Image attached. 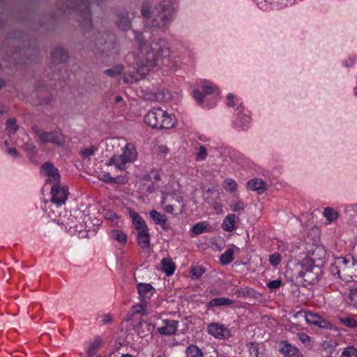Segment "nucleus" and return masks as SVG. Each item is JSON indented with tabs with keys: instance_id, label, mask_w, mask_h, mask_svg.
<instances>
[{
	"instance_id": "nucleus-1",
	"label": "nucleus",
	"mask_w": 357,
	"mask_h": 357,
	"mask_svg": "<svg viewBox=\"0 0 357 357\" xmlns=\"http://www.w3.org/2000/svg\"><path fill=\"white\" fill-rule=\"evenodd\" d=\"M135 40L139 45L140 63L136 70L127 72L122 77L125 83L137 82L142 79L149 71L162 66H172V52L167 41L163 39L153 40L146 45L144 43V36L138 32H134Z\"/></svg>"
},
{
	"instance_id": "nucleus-2",
	"label": "nucleus",
	"mask_w": 357,
	"mask_h": 357,
	"mask_svg": "<svg viewBox=\"0 0 357 357\" xmlns=\"http://www.w3.org/2000/svg\"><path fill=\"white\" fill-rule=\"evenodd\" d=\"M176 0H162L152 10L149 2H144L142 15L146 19V24L151 27L162 28L173 20L177 10Z\"/></svg>"
},
{
	"instance_id": "nucleus-3",
	"label": "nucleus",
	"mask_w": 357,
	"mask_h": 357,
	"mask_svg": "<svg viewBox=\"0 0 357 357\" xmlns=\"http://www.w3.org/2000/svg\"><path fill=\"white\" fill-rule=\"evenodd\" d=\"M330 271L342 280L351 281L357 278V260L353 257L335 258L331 264Z\"/></svg>"
},
{
	"instance_id": "nucleus-4",
	"label": "nucleus",
	"mask_w": 357,
	"mask_h": 357,
	"mask_svg": "<svg viewBox=\"0 0 357 357\" xmlns=\"http://www.w3.org/2000/svg\"><path fill=\"white\" fill-rule=\"evenodd\" d=\"M144 122L153 128L162 130L175 127L176 119L174 114L160 107H154L145 115Z\"/></svg>"
},
{
	"instance_id": "nucleus-5",
	"label": "nucleus",
	"mask_w": 357,
	"mask_h": 357,
	"mask_svg": "<svg viewBox=\"0 0 357 357\" xmlns=\"http://www.w3.org/2000/svg\"><path fill=\"white\" fill-rule=\"evenodd\" d=\"M137 153L132 144H127L122 149V153L112 156L107 163L119 170H126L137 159Z\"/></svg>"
},
{
	"instance_id": "nucleus-6",
	"label": "nucleus",
	"mask_w": 357,
	"mask_h": 357,
	"mask_svg": "<svg viewBox=\"0 0 357 357\" xmlns=\"http://www.w3.org/2000/svg\"><path fill=\"white\" fill-rule=\"evenodd\" d=\"M178 183L176 181L169 182L162 190L161 206L163 210L168 213H173L176 206L171 204L176 201L181 206H183V197L176 193Z\"/></svg>"
},
{
	"instance_id": "nucleus-7",
	"label": "nucleus",
	"mask_w": 357,
	"mask_h": 357,
	"mask_svg": "<svg viewBox=\"0 0 357 357\" xmlns=\"http://www.w3.org/2000/svg\"><path fill=\"white\" fill-rule=\"evenodd\" d=\"M34 131L42 143H51L58 146L65 144V137L59 131L46 132L36 128H34Z\"/></svg>"
},
{
	"instance_id": "nucleus-8",
	"label": "nucleus",
	"mask_w": 357,
	"mask_h": 357,
	"mask_svg": "<svg viewBox=\"0 0 357 357\" xmlns=\"http://www.w3.org/2000/svg\"><path fill=\"white\" fill-rule=\"evenodd\" d=\"M317 268L314 266V262L309 259H304L301 264V270L300 275L305 278V280L312 282L317 279V272H314Z\"/></svg>"
},
{
	"instance_id": "nucleus-9",
	"label": "nucleus",
	"mask_w": 357,
	"mask_h": 357,
	"mask_svg": "<svg viewBox=\"0 0 357 357\" xmlns=\"http://www.w3.org/2000/svg\"><path fill=\"white\" fill-rule=\"evenodd\" d=\"M206 331L209 335L217 339H227L231 335L229 328L217 322L208 324Z\"/></svg>"
},
{
	"instance_id": "nucleus-10",
	"label": "nucleus",
	"mask_w": 357,
	"mask_h": 357,
	"mask_svg": "<svg viewBox=\"0 0 357 357\" xmlns=\"http://www.w3.org/2000/svg\"><path fill=\"white\" fill-rule=\"evenodd\" d=\"M51 201L57 206L63 204L68 199V189L55 184L51 190Z\"/></svg>"
},
{
	"instance_id": "nucleus-11",
	"label": "nucleus",
	"mask_w": 357,
	"mask_h": 357,
	"mask_svg": "<svg viewBox=\"0 0 357 357\" xmlns=\"http://www.w3.org/2000/svg\"><path fill=\"white\" fill-rule=\"evenodd\" d=\"M42 172L47 177V181L57 184L60 180V175L58 169L50 162L44 163L42 167Z\"/></svg>"
},
{
	"instance_id": "nucleus-12",
	"label": "nucleus",
	"mask_w": 357,
	"mask_h": 357,
	"mask_svg": "<svg viewBox=\"0 0 357 357\" xmlns=\"http://www.w3.org/2000/svg\"><path fill=\"white\" fill-rule=\"evenodd\" d=\"M66 229L71 233H80L85 229V225L77 220V217L70 215V217L65 221L61 222Z\"/></svg>"
},
{
	"instance_id": "nucleus-13",
	"label": "nucleus",
	"mask_w": 357,
	"mask_h": 357,
	"mask_svg": "<svg viewBox=\"0 0 357 357\" xmlns=\"http://www.w3.org/2000/svg\"><path fill=\"white\" fill-rule=\"evenodd\" d=\"M305 318L307 323L310 324L325 328L330 327V324L317 314L307 312L305 314Z\"/></svg>"
},
{
	"instance_id": "nucleus-14",
	"label": "nucleus",
	"mask_w": 357,
	"mask_h": 357,
	"mask_svg": "<svg viewBox=\"0 0 357 357\" xmlns=\"http://www.w3.org/2000/svg\"><path fill=\"white\" fill-rule=\"evenodd\" d=\"M280 352L287 357H302L300 351L296 347L283 340L280 343Z\"/></svg>"
},
{
	"instance_id": "nucleus-15",
	"label": "nucleus",
	"mask_w": 357,
	"mask_h": 357,
	"mask_svg": "<svg viewBox=\"0 0 357 357\" xmlns=\"http://www.w3.org/2000/svg\"><path fill=\"white\" fill-rule=\"evenodd\" d=\"M137 291L142 300L150 299L155 292V289L149 283H139Z\"/></svg>"
},
{
	"instance_id": "nucleus-16",
	"label": "nucleus",
	"mask_w": 357,
	"mask_h": 357,
	"mask_svg": "<svg viewBox=\"0 0 357 357\" xmlns=\"http://www.w3.org/2000/svg\"><path fill=\"white\" fill-rule=\"evenodd\" d=\"M162 323L164 324V326L158 328V329L160 334L170 335L175 333L178 328V321L175 320L165 319L162 320Z\"/></svg>"
},
{
	"instance_id": "nucleus-17",
	"label": "nucleus",
	"mask_w": 357,
	"mask_h": 357,
	"mask_svg": "<svg viewBox=\"0 0 357 357\" xmlns=\"http://www.w3.org/2000/svg\"><path fill=\"white\" fill-rule=\"evenodd\" d=\"M130 218L132 219V224L137 231V232L145 231L148 229L144 220L135 211H130L129 212Z\"/></svg>"
},
{
	"instance_id": "nucleus-18",
	"label": "nucleus",
	"mask_w": 357,
	"mask_h": 357,
	"mask_svg": "<svg viewBox=\"0 0 357 357\" xmlns=\"http://www.w3.org/2000/svg\"><path fill=\"white\" fill-rule=\"evenodd\" d=\"M237 217L234 213L225 216L221 225L222 229L225 231H232L236 228Z\"/></svg>"
},
{
	"instance_id": "nucleus-19",
	"label": "nucleus",
	"mask_w": 357,
	"mask_h": 357,
	"mask_svg": "<svg viewBox=\"0 0 357 357\" xmlns=\"http://www.w3.org/2000/svg\"><path fill=\"white\" fill-rule=\"evenodd\" d=\"M149 215L155 224L160 225L165 230L169 229V226L167 223V217L165 215L161 214L155 210H151L149 212Z\"/></svg>"
},
{
	"instance_id": "nucleus-20",
	"label": "nucleus",
	"mask_w": 357,
	"mask_h": 357,
	"mask_svg": "<svg viewBox=\"0 0 357 357\" xmlns=\"http://www.w3.org/2000/svg\"><path fill=\"white\" fill-rule=\"evenodd\" d=\"M248 189L252 191H257L258 194H261L266 190V184L261 178H253L247 183Z\"/></svg>"
},
{
	"instance_id": "nucleus-21",
	"label": "nucleus",
	"mask_w": 357,
	"mask_h": 357,
	"mask_svg": "<svg viewBox=\"0 0 357 357\" xmlns=\"http://www.w3.org/2000/svg\"><path fill=\"white\" fill-rule=\"evenodd\" d=\"M250 122V119L248 112H244L242 115L238 114V117L236 120L234 121V126L237 128H240L242 130L247 129L249 126Z\"/></svg>"
},
{
	"instance_id": "nucleus-22",
	"label": "nucleus",
	"mask_w": 357,
	"mask_h": 357,
	"mask_svg": "<svg viewBox=\"0 0 357 357\" xmlns=\"http://www.w3.org/2000/svg\"><path fill=\"white\" fill-rule=\"evenodd\" d=\"M137 240L142 249L148 248L150 245L149 229L137 232Z\"/></svg>"
},
{
	"instance_id": "nucleus-23",
	"label": "nucleus",
	"mask_w": 357,
	"mask_h": 357,
	"mask_svg": "<svg viewBox=\"0 0 357 357\" xmlns=\"http://www.w3.org/2000/svg\"><path fill=\"white\" fill-rule=\"evenodd\" d=\"M4 146L6 147V152L14 158L20 157L19 152L15 147L13 145H18L17 141L14 139H5Z\"/></svg>"
},
{
	"instance_id": "nucleus-24",
	"label": "nucleus",
	"mask_w": 357,
	"mask_h": 357,
	"mask_svg": "<svg viewBox=\"0 0 357 357\" xmlns=\"http://www.w3.org/2000/svg\"><path fill=\"white\" fill-rule=\"evenodd\" d=\"M98 179L105 183H125L126 179L125 177H112L108 173H103L98 175Z\"/></svg>"
},
{
	"instance_id": "nucleus-25",
	"label": "nucleus",
	"mask_w": 357,
	"mask_h": 357,
	"mask_svg": "<svg viewBox=\"0 0 357 357\" xmlns=\"http://www.w3.org/2000/svg\"><path fill=\"white\" fill-rule=\"evenodd\" d=\"M152 326L146 321H140L135 327V331L143 337H146L150 333Z\"/></svg>"
},
{
	"instance_id": "nucleus-26",
	"label": "nucleus",
	"mask_w": 357,
	"mask_h": 357,
	"mask_svg": "<svg viewBox=\"0 0 357 357\" xmlns=\"http://www.w3.org/2000/svg\"><path fill=\"white\" fill-rule=\"evenodd\" d=\"M234 303V301L231 299L225 297L215 298L209 301L207 304V307H213L223 305H230Z\"/></svg>"
},
{
	"instance_id": "nucleus-27",
	"label": "nucleus",
	"mask_w": 357,
	"mask_h": 357,
	"mask_svg": "<svg viewBox=\"0 0 357 357\" xmlns=\"http://www.w3.org/2000/svg\"><path fill=\"white\" fill-rule=\"evenodd\" d=\"M6 131L8 135L9 136L8 139H13L12 135H14L19 130V126L16 123L15 119H8L6 121Z\"/></svg>"
},
{
	"instance_id": "nucleus-28",
	"label": "nucleus",
	"mask_w": 357,
	"mask_h": 357,
	"mask_svg": "<svg viewBox=\"0 0 357 357\" xmlns=\"http://www.w3.org/2000/svg\"><path fill=\"white\" fill-rule=\"evenodd\" d=\"M161 266L167 275H172L175 271V265L172 259L166 258L161 261Z\"/></svg>"
},
{
	"instance_id": "nucleus-29",
	"label": "nucleus",
	"mask_w": 357,
	"mask_h": 357,
	"mask_svg": "<svg viewBox=\"0 0 357 357\" xmlns=\"http://www.w3.org/2000/svg\"><path fill=\"white\" fill-rule=\"evenodd\" d=\"M116 24L120 29L125 31L130 27V22L126 13H121L118 15Z\"/></svg>"
},
{
	"instance_id": "nucleus-30",
	"label": "nucleus",
	"mask_w": 357,
	"mask_h": 357,
	"mask_svg": "<svg viewBox=\"0 0 357 357\" xmlns=\"http://www.w3.org/2000/svg\"><path fill=\"white\" fill-rule=\"evenodd\" d=\"M187 357H204L202 350L195 344H190L185 349Z\"/></svg>"
},
{
	"instance_id": "nucleus-31",
	"label": "nucleus",
	"mask_w": 357,
	"mask_h": 357,
	"mask_svg": "<svg viewBox=\"0 0 357 357\" xmlns=\"http://www.w3.org/2000/svg\"><path fill=\"white\" fill-rule=\"evenodd\" d=\"M234 250L232 248H228L220 257V261L222 265H227L234 260Z\"/></svg>"
},
{
	"instance_id": "nucleus-32",
	"label": "nucleus",
	"mask_w": 357,
	"mask_h": 357,
	"mask_svg": "<svg viewBox=\"0 0 357 357\" xmlns=\"http://www.w3.org/2000/svg\"><path fill=\"white\" fill-rule=\"evenodd\" d=\"M111 237L120 243L125 244L127 242L126 234L119 229H113L111 231Z\"/></svg>"
},
{
	"instance_id": "nucleus-33",
	"label": "nucleus",
	"mask_w": 357,
	"mask_h": 357,
	"mask_svg": "<svg viewBox=\"0 0 357 357\" xmlns=\"http://www.w3.org/2000/svg\"><path fill=\"white\" fill-rule=\"evenodd\" d=\"M208 229L209 225L206 222H199L192 227V231L195 235H199L208 231Z\"/></svg>"
},
{
	"instance_id": "nucleus-34",
	"label": "nucleus",
	"mask_w": 357,
	"mask_h": 357,
	"mask_svg": "<svg viewBox=\"0 0 357 357\" xmlns=\"http://www.w3.org/2000/svg\"><path fill=\"white\" fill-rule=\"evenodd\" d=\"M323 214L329 222L337 220L339 216L337 211L331 207L325 208Z\"/></svg>"
},
{
	"instance_id": "nucleus-35",
	"label": "nucleus",
	"mask_w": 357,
	"mask_h": 357,
	"mask_svg": "<svg viewBox=\"0 0 357 357\" xmlns=\"http://www.w3.org/2000/svg\"><path fill=\"white\" fill-rule=\"evenodd\" d=\"M230 207L232 211L239 213L244 211L245 204L241 199H236L231 202Z\"/></svg>"
},
{
	"instance_id": "nucleus-36",
	"label": "nucleus",
	"mask_w": 357,
	"mask_h": 357,
	"mask_svg": "<svg viewBox=\"0 0 357 357\" xmlns=\"http://www.w3.org/2000/svg\"><path fill=\"white\" fill-rule=\"evenodd\" d=\"M223 188L227 191L234 192L236 190L237 183L231 178H226L223 182Z\"/></svg>"
},
{
	"instance_id": "nucleus-37",
	"label": "nucleus",
	"mask_w": 357,
	"mask_h": 357,
	"mask_svg": "<svg viewBox=\"0 0 357 357\" xmlns=\"http://www.w3.org/2000/svg\"><path fill=\"white\" fill-rule=\"evenodd\" d=\"M340 357H357V349L353 346L348 347L343 350Z\"/></svg>"
},
{
	"instance_id": "nucleus-38",
	"label": "nucleus",
	"mask_w": 357,
	"mask_h": 357,
	"mask_svg": "<svg viewBox=\"0 0 357 357\" xmlns=\"http://www.w3.org/2000/svg\"><path fill=\"white\" fill-rule=\"evenodd\" d=\"M66 58V54L63 50H56L52 53V59L54 62H60Z\"/></svg>"
},
{
	"instance_id": "nucleus-39",
	"label": "nucleus",
	"mask_w": 357,
	"mask_h": 357,
	"mask_svg": "<svg viewBox=\"0 0 357 357\" xmlns=\"http://www.w3.org/2000/svg\"><path fill=\"white\" fill-rule=\"evenodd\" d=\"M340 321L345 325L346 326L349 327V328H356L357 327V321L356 319L351 318V317H341L340 319Z\"/></svg>"
},
{
	"instance_id": "nucleus-40",
	"label": "nucleus",
	"mask_w": 357,
	"mask_h": 357,
	"mask_svg": "<svg viewBox=\"0 0 357 357\" xmlns=\"http://www.w3.org/2000/svg\"><path fill=\"white\" fill-rule=\"evenodd\" d=\"M227 105L231 107H234L235 106L242 107V102L236 98L233 94L229 93L227 96Z\"/></svg>"
},
{
	"instance_id": "nucleus-41",
	"label": "nucleus",
	"mask_w": 357,
	"mask_h": 357,
	"mask_svg": "<svg viewBox=\"0 0 357 357\" xmlns=\"http://www.w3.org/2000/svg\"><path fill=\"white\" fill-rule=\"evenodd\" d=\"M123 70L122 66H116L112 68L107 69L105 71V73L109 77H116L121 73Z\"/></svg>"
},
{
	"instance_id": "nucleus-42",
	"label": "nucleus",
	"mask_w": 357,
	"mask_h": 357,
	"mask_svg": "<svg viewBox=\"0 0 357 357\" xmlns=\"http://www.w3.org/2000/svg\"><path fill=\"white\" fill-rule=\"evenodd\" d=\"M97 149L94 146H91L83 149L81 151V155L84 158H89L93 155Z\"/></svg>"
},
{
	"instance_id": "nucleus-43",
	"label": "nucleus",
	"mask_w": 357,
	"mask_h": 357,
	"mask_svg": "<svg viewBox=\"0 0 357 357\" xmlns=\"http://www.w3.org/2000/svg\"><path fill=\"white\" fill-rule=\"evenodd\" d=\"M207 157L206 148L204 146H200L198 148V151L196 153V160L198 161L204 160Z\"/></svg>"
},
{
	"instance_id": "nucleus-44",
	"label": "nucleus",
	"mask_w": 357,
	"mask_h": 357,
	"mask_svg": "<svg viewBox=\"0 0 357 357\" xmlns=\"http://www.w3.org/2000/svg\"><path fill=\"white\" fill-rule=\"evenodd\" d=\"M298 340L302 342L305 346H311L312 345V340L310 337L304 333H298L296 335Z\"/></svg>"
},
{
	"instance_id": "nucleus-45",
	"label": "nucleus",
	"mask_w": 357,
	"mask_h": 357,
	"mask_svg": "<svg viewBox=\"0 0 357 357\" xmlns=\"http://www.w3.org/2000/svg\"><path fill=\"white\" fill-rule=\"evenodd\" d=\"M100 341L99 340H96L89 348L87 351V354L89 356H93L96 351L100 348Z\"/></svg>"
},
{
	"instance_id": "nucleus-46",
	"label": "nucleus",
	"mask_w": 357,
	"mask_h": 357,
	"mask_svg": "<svg viewBox=\"0 0 357 357\" xmlns=\"http://www.w3.org/2000/svg\"><path fill=\"white\" fill-rule=\"evenodd\" d=\"M270 264L273 266H277L281 261V256L279 253L275 252L269 257Z\"/></svg>"
},
{
	"instance_id": "nucleus-47",
	"label": "nucleus",
	"mask_w": 357,
	"mask_h": 357,
	"mask_svg": "<svg viewBox=\"0 0 357 357\" xmlns=\"http://www.w3.org/2000/svg\"><path fill=\"white\" fill-rule=\"evenodd\" d=\"M202 89L203 91V93L205 95H209V94L213 93L215 92V86L209 84L208 82H206L203 84Z\"/></svg>"
},
{
	"instance_id": "nucleus-48",
	"label": "nucleus",
	"mask_w": 357,
	"mask_h": 357,
	"mask_svg": "<svg viewBox=\"0 0 357 357\" xmlns=\"http://www.w3.org/2000/svg\"><path fill=\"white\" fill-rule=\"evenodd\" d=\"M22 147L28 155H34L36 146L33 143L26 142L23 144Z\"/></svg>"
},
{
	"instance_id": "nucleus-49",
	"label": "nucleus",
	"mask_w": 357,
	"mask_h": 357,
	"mask_svg": "<svg viewBox=\"0 0 357 357\" xmlns=\"http://www.w3.org/2000/svg\"><path fill=\"white\" fill-rule=\"evenodd\" d=\"M132 310L134 313L137 314H144L146 312V303H140L139 305H135L132 307Z\"/></svg>"
},
{
	"instance_id": "nucleus-50",
	"label": "nucleus",
	"mask_w": 357,
	"mask_h": 357,
	"mask_svg": "<svg viewBox=\"0 0 357 357\" xmlns=\"http://www.w3.org/2000/svg\"><path fill=\"white\" fill-rule=\"evenodd\" d=\"M192 96L198 104H201L204 100V96L198 89H195L192 91Z\"/></svg>"
},
{
	"instance_id": "nucleus-51",
	"label": "nucleus",
	"mask_w": 357,
	"mask_h": 357,
	"mask_svg": "<svg viewBox=\"0 0 357 357\" xmlns=\"http://www.w3.org/2000/svg\"><path fill=\"white\" fill-rule=\"evenodd\" d=\"M259 8L261 10H266L269 8V3L268 0H254Z\"/></svg>"
},
{
	"instance_id": "nucleus-52",
	"label": "nucleus",
	"mask_w": 357,
	"mask_h": 357,
	"mask_svg": "<svg viewBox=\"0 0 357 357\" xmlns=\"http://www.w3.org/2000/svg\"><path fill=\"white\" fill-rule=\"evenodd\" d=\"M249 351L252 357H258L259 350L257 345L251 343L249 347Z\"/></svg>"
},
{
	"instance_id": "nucleus-53",
	"label": "nucleus",
	"mask_w": 357,
	"mask_h": 357,
	"mask_svg": "<svg viewBox=\"0 0 357 357\" xmlns=\"http://www.w3.org/2000/svg\"><path fill=\"white\" fill-rule=\"evenodd\" d=\"M280 285H281V281L279 280H272L267 284L268 287L271 289H278L280 287Z\"/></svg>"
},
{
	"instance_id": "nucleus-54",
	"label": "nucleus",
	"mask_w": 357,
	"mask_h": 357,
	"mask_svg": "<svg viewBox=\"0 0 357 357\" xmlns=\"http://www.w3.org/2000/svg\"><path fill=\"white\" fill-rule=\"evenodd\" d=\"M191 273L192 275L199 278L204 273V270L201 267H194L192 268Z\"/></svg>"
},
{
	"instance_id": "nucleus-55",
	"label": "nucleus",
	"mask_w": 357,
	"mask_h": 357,
	"mask_svg": "<svg viewBox=\"0 0 357 357\" xmlns=\"http://www.w3.org/2000/svg\"><path fill=\"white\" fill-rule=\"evenodd\" d=\"M349 298L350 300L354 302V305H357V289L351 290Z\"/></svg>"
},
{
	"instance_id": "nucleus-56",
	"label": "nucleus",
	"mask_w": 357,
	"mask_h": 357,
	"mask_svg": "<svg viewBox=\"0 0 357 357\" xmlns=\"http://www.w3.org/2000/svg\"><path fill=\"white\" fill-rule=\"evenodd\" d=\"M105 218L109 220H114L117 218V215L112 211H107L105 213Z\"/></svg>"
},
{
	"instance_id": "nucleus-57",
	"label": "nucleus",
	"mask_w": 357,
	"mask_h": 357,
	"mask_svg": "<svg viewBox=\"0 0 357 357\" xmlns=\"http://www.w3.org/2000/svg\"><path fill=\"white\" fill-rule=\"evenodd\" d=\"M114 104L119 107H123L125 105L123 99L121 96H116L114 98Z\"/></svg>"
},
{
	"instance_id": "nucleus-58",
	"label": "nucleus",
	"mask_w": 357,
	"mask_h": 357,
	"mask_svg": "<svg viewBox=\"0 0 357 357\" xmlns=\"http://www.w3.org/2000/svg\"><path fill=\"white\" fill-rule=\"evenodd\" d=\"M347 211H353L357 213V202L356 204H351L347 208Z\"/></svg>"
},
{
	"instance_id": "nucleus-59",
	"label": "nucleus",
	"mask_w": 357,
	"mask_h": 357,
	"mask_svg": "<svg viewBox=\"0 0 357 357\" xmlns=\"http://www.w3.org/2000/svg\"><path fill=\"white\" fill-rule=\"evenodd\" d=\"M104 324H108L111 322V317L109 315H105L102 321Z\"/></svg>"
},
{
	"instance_id": "nucleus-60",
	"label": "nucleus",
	"mask_w": 357,
	"mask_h": 357,
	"mask_svg": "<svg viewBox=\"0 0 357 357\" xmlns=\"http://www.w3.org/2000/svg\"><path fill=\"white\" fill-rule=\"evenodd\" d=\"M86 24V26L87 27H91V21L90 18H87L84 23H82V26H84Z\"/></svg>"
},
{
	"instance_id": "nucleus-61",
	"label": "nucleus",
	"mask_w": 357,
	"mask_h": 357,
	"mask_svg": "<svg viewBox=\"0 0 357 357\" xmlns=\"http://www.w3.org/2000/svg\"><path fill=\"white\" fill-rule=\"evenodd\" d=\"M154 174H153V176L155 178V179L158 180V179H160V172L158 171H155L153 172Z\"/></svg>"
},
{
	"instance_id": "nucleus-62",
	"label": "nucleus",
	"mask_w": 357,
	"mask_h": 357,
	"mask_svg": "<svg viewBox=\"0 0 357 357\" xmlns=\"http://www.w3.org/2000/svg\"><path fill=\"white\" fill-rule=\"evenodd\" d=\"M160 149V151L164 154H166L168 152V149L166 146H161Z\"/></svg>"
},
{
	"instance_id": "nucleus-63",
	"label": "nucleus",
	"mask_w": 357,
	"mask_h": 357,
	"mask_svg": "<svg viewBox=\"0 0 357 357\" xmlns=\"http://www.w3.org/2000/svg\"><path fill=\"white\" fill-rule=\"evenodd\" d=\"M121 357H135V356L128 354H123Z\"/></svg>"
},
{
	"instance_id": "nucleus-64",
	"label": "nucleus",
	"mask_w": 357,
	"mask_h": 357,
	"mask_svg": "<svg viewBox=\"0 0 357 357\" xmlns=\"http://www.w3.org/2000/svg\"><path fill=\"white\" fill-rule=\"evenodd\" d=\"M354 92L355 96L357 97V86L356 87H354Z\"/></svg>"
}]
</instances>
